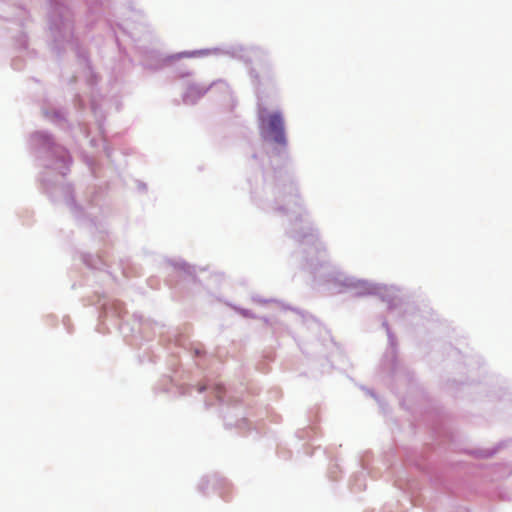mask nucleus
Here are the masks:
<instances>
[{
    "instance_id": "obj_1",
    "label": "nucleus",
    "mask_w": 512,
    "mask_h": 512,
    "mask_svg": "<svg viewBox=\"0 0 512 512\" xmlns=\"http://www.w3.org/2000/svg\"><path fill=\"white\" fill-rule=\"evenodd\" d=\"M260 127L265 137L271 138L275 143L280 145L286 143L284 123L279 113H272L267 116L261 114Z\"/></svg>"
}]
</instances>
